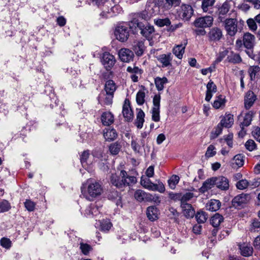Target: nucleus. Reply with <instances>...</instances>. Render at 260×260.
<instances>
[{"label": "nucleus", "instance_id": "34", "mask_svg": "<svg viewBox=\"0 0 260 260\" xmlns=\"http://www.w3.org/2000/svg\"><path fill=\"white\" fill-rule=\"evenodd\" d=\"M223 221V218L222 216L218 213H216L211 217L210 223L214 228H218Z\"/></svg>", "mask_w": 260, "mask_h": 260}, {"label": "nucleus", "instance_id": "61", "mask_svg": "<svg viewBox=\"0 0 260 260\" xmlns=\"http://www.w3.org/2000/svg\"><path fill=\"white\" fill-rule=\"evenodd\" d=\"M215 149V148L213 145H209L206 151L205 156L207 157H211L214 156L216 154Z\"/></svg>", "mask_w": 260, "mask_h": 260}, {"label": "nucleus", "instance_id": "25", "mask_svg": "<svg viewBox=\"0 0 260 260\" xmlns=\"http://www.w3.org/2000/svg\"><path fill=\"white\" fill-rule=\"evenodd\" d=\"M183 213L187 218H192L194 215L195 211L190 204H181Z\"/></svg>", "mask_w": 260, "mask_h": 260}, {"label": "nucleus", "instance_id": "46", "mask_svg": "<svg viewBox=\"0 0 260 260\" xmlns=\"http://www.w3.org/2000/svg\"><path fill=\"white\" fill-rule=\"evenodd\" d=\"M80 249L82 253L84 255H88L90 251L92 249V247L86 243H80Z\"/></svg>", "mask_w": 260, "mask_h": 260}, {"label": "nucleus", "instance_id": "17", "mask_svg": "<svg viewBox=\"0 0 260 260\" xmlns=\"http://www.w3.org/2000/svg\"><path fill=\"white\" fill-rule=\"evenodd\" d=\"M187 44V40H184L180 44L177 45L173 48V53L178 58L181 59L182 58Z\"/></svg>", "mask_w": 260, "mask_h": 260}, {"label": "nucleus", "instance_id": "29", "mask_svg": "<svg viewBox=\"0 0 260 260\" xmlns=\"http://www.w3.org/2000/svg\"><path fill=\"white\" fill-rule=\"evenodd\" d=\"M138 113L137 114V118L135 121V125L138 128H142L144 122L145 113L141 109H137Z\"/></svg>", "mask_w": 260, "mask_h": 260}, {"label": "nucleus", "instance_id": "18", "mask_svg": "<svg viewBox=\"0 0 260 260\" xmlns=\"http://www.w3.org/2000/svg\"><path fill=\"white\" fill-rule=\"evenodd\" d=\"M243 46L248 49H251L254 45L255 37L249 32L244 34L243 37Z\"/></svg>", "mask_w": 260, "mask_h": 260}, {"label": "nucleus", "instance_id": "13", "mask_svg": "<svg viewBox=\"0 0 260 260\" xmlns=\"http://www.w3.org/2000/svg\"><path fill=\"white\" fill-rule=\"evenodd\" d=\"M215 185L218 188L226 190L229 188V180L225 177L218 176L213 177Z\"/></svg>", "mask_w": 260, "mask_h": 260}, {"label": "nucleus", "instance_id": "40", "mask_svg": "<svg viewBox=\"0 0 260 260\" xmlns=\"http://www.w3.org/2000/svg\"><path fill=\"white\" fill-rule=\"evenodd\" d=\"M149 190L157 191L160 193H164L165 191V187L161 182L158 181V183L156 184L152 182Z\"/></svg>", "mask_w": 260, "mask_h": 260}, {"label": "nucleus", "instance_id": "4", "mask_svg": "<svg viewBox=\"0 0 260 260\" xmlns=\"http://www.w3.org/2000/svg\"><path fill=\"white\" fill-rule=\"evenodd\" d=\"M176 11L178 17L184 21H188L193 14V9L189 5L183 4Z\"/></svg>", "mask_w": 260, "mask_h": 260}, {"label": "nucleus", "instance_id": "1", "mask_svg": "<svg viewBox=\"0 0 260 260\" xmlns=\"http://www.w3.org/2000/svg\"><path fill=\"white\" fill-rule=\"evenodd\" d=\"M129 26L133 31L139 29L141 34L147 40H149L152 39L155 31L153 26L147 22L144 24L136 18H134L129 22Z\"/></svg>", "mask_w": 260, "mask_h": 260}, {"label": "nucleus", "instance_id": "26", "mask_svg": "<svg viewBox=\"0 0 260 260\" xmlns=\"http://www.w3.org/2000/svg\"><path fill=\"white\" fill-rule=\"evenodd\" d=\"M101 120L104 125H110L114 122V116L111 112H104L101 116Z\"/></svg>", "mask_w": 260, "mask_h": 260}, {"label": "nucleus", "instance_id": "45", "mask_svg": "<svg viewBox=\"0 0 260 260\" xmlns=\"http://www.w3.org/2000/svg\"><path fill=\"white\" fill-rule=\"evenodd\" d=\"M154 23L159 27H162L170 25L171 24V21L168 18L165 19H154Z\"/></svg>", "mask_w": 260, "mask_h": 260}, {"label": "nucleus", "instance_id": "11", "mask_svg": "<svg viewBox=\"0 0 260 260\" xmlns=\"http://www.w3.org/2000/svg\"><path fill=\"white\" fill-rule=\"evenodd\" d=\"M208 40L210 42H218L223 38L222 30L218 27H213L207 34Z\"/></svg>", "mask_w": 260, "mask_h": 260}, {"label": "nucleus", "instance_id": "52", "mask_svg": "<svg viewBox=\"0 0 260 260\" xmlns=\"http://www.w3.org/2000/svg\"><path fill=\"white\" fill-rule=\"evenodd\" d=\"M223 126L219 123L215 127V130L211 133V139H214L220 135L222 131Z\"/></svg>", "mask_w": 260, "mask_h": 260}, {"label": "nucleus", "instance_id": "20", "mask_svg": "<svg viewBox=\"0 0 260 260\" xmlns=\"http://www.w3.org/2000/svg\"><path fill=\"white\" fill-rule=\"evenodd\" d=\"M111 183L118 188L122 189L123 188V178L120 173L119 175L117 174H112L110 177Z\"/></svg>", "mask_w": 260, "mask_h": 260}, {"label": "nucleus", "instance_id": "28", "mask_svg": "<svg viewBox=\"0 0 260 260\" xmlns=\"http://www.w3.org/2000/svg\"><path fill=\"white\" fill-rule=\"evenodd\" d=\"M215 185L213 177L207 179L203 184L202 186L199 188V191L201 193H205L209 189L212 188Z\"/></svg>", "mask_w": 260, "mask_h": 260}, {"label": "nucleus", "instance_id": "24", "mask_svg": "<svg viewBox=\"0 0 260 260\" xmlns=\"http://www.w3.org/2000/svg\"><path fill=\"white\" fill-rule=\"evenodd\" d=\"M219 123L223 127H231L234 123L233 115L226 113Z\"/></svg>", "mask_w": 260, "mask_h": 260}, {"label": "nucleus", "instance_id": "3", "mask_svg": "<svg viewBox=\"0 0 260 260\" xmlns=\"http://www.w3.org/2000/svg\"><path fill=\"white\" fill-rule=\"evenodd\" d=\"M129 29L132 28L126 24H123L117 26L115 30V35L116 39L121 42H124L128 38L129 36Z\"/></svg>", "mask_w": 260, "mask_h": 260}, {"label": "nucleus", "instance_id": "35", "mask_svg": "<svg viewBox=\"0 0 260 260\" xmlns=\"http://www.w3.org/2000/svg\"><path fill=\"white\" fill-rule=\"evenodd\" d=\"M100 213L98 208L96 206L94 205H92L90 206L88 208H87L85 210V215L87 217L90 216H96Z\"/></svg>", "mask_w": 260, "mask_h": 260}, {"label": "nucleus", "instance_id": "55", "mask_svg": "<svg viewBox=\"0 0 260 260\" xmlns=\"http://www.w3.org/2000/svg\"><path fill=\"white\" fill-rule=\"evenodd\" d=\"M134 196L138 201L142 202L145 199L146 192L142 190L139 189L135 191Z\"/></svg>", "mask_w": 260, "mask_h": 260}, {"label": "nucleus", "instance_id": "43", "mask_svg": "<svg viewBox=\"0 0 260 260\" xmlns=\"http://www.w3.org/2000/svg\"><path fill=\"white\" fill-rule=\"evenodd\" d=\"M101 231L107 232L109 231L112 226V223L109 220H99Z\"/></svg>", "mask_w": 260, "mask_h": 260}, {"label": "nucleus", "instance_id": "41", "mask_svg": "<svg viewBox=\"0 0 260 260\" xmlns=\"http://www.w3.org/2000/svg\"><path fill=\"white\" fill-rule=\"evenodd\" d=\"M225 103V98L222 95H219L216 98L213 104V106L215 109H218L222 106H224Z\"/></svg>", "mask_w": 260, "mask_h": 260}, {"label": "nucleus", "instance_id": "15", "mask_svg": "<svg viewBox=\"0 0 260 260\" xmlns=\"http://www.w3.org/2000/svg\"><path fill=\"white\" fill-rule=\"evenodd\" d=\"M231 5L228 2H225L219 7L217 11L218 19L220 22H223L225 19L227 13L229 12Z\"/></svg>", "mask_w": 260, "mask_h": 260}, {"label": "nucleus", "instance_id": "8", "mask_svg": "<svg viewBox=\"0 0 260 260\" xmlns=\"http://www.w3.org/2000/svg\"><path fill=\"white\" fill-rule=\"evenodd\" d=\"M160 95L156 94L153 98V108L152 109V119L155 122L160 120Z\"/></svg>", "mask_w": 260, "mask_h": 260}, {"label": "nucleus", "instance_id": "44", "mask_svg": "<svg viewBox=\"0 0 260 260\" xmlns=\"http://www.w3.org/2000/svg\"><path fill=\"white\" fill-rule=\"evenodd\" d=\"M228 61L234 63H237L241 62L242 59L239 54L231 52L228 57Z\"/></svg>", "mask_w": 260, "mask_h": 260}, {"label": "nucleus", "instance_id": "37", "mask_svg": "<svg viewBox=\"0 0 260 260\" xmlns=\"http://www.w3.org/2000/svg\"><path fill=\"white\" fill-rule=\"evenodd\" d=\"M156 88L158 91L162 90L164 88V84L168 82L166 77H156L154 80Z\"/></svg>", "mask_w": 260, "mask_h": 260}, {"label": "nucleus", "instance_id": "48", "mask_svg": "<svg viewBox=\"0 0 260 260\" xmlns=\"http://www.w3.org/2000/svg\"><path fill=\"white\" fill-rule=\"evenodd\" d=\"M241 253L244 256L251 255L253 252V248L251 246H244L240 247Z\"/></svg>", "mask_w": 260, "mask_h": 260}, {"label": "nucleus", "instance_id": "22", "mask_svg": "<svg viewBox=\"0 0 260 260\" xmlns=\"http://www.w3.org/2000/svg\"><path fill=\"white\" fill-rule=\"evenodd\" d=\"M133 48L137 56H142L146 49V47L144 45V41L140 40L134 42Z\"/></svg>", "mask_w": 260, "mask_h": 260}, {"label": "nucleus", "instance_id": "56", "mask_svg": "<svg viewBox=\"0 0 260 260\" xmlns=\"http://www.w3.org/2000/svg\"><path fill=\"white\" fill-rule=\"evenodd\" d=\"M11 208L10 204L7 200H4L0 202V212H5Z\"/></svg>", "mask_w": 260, "mask_h": 260}, {"label": "nucleus", "instance_id": "21", "mask_svg": "<svg viewBox=\"0 0 260 260\" xmlns=\"http://www.w3.org/2000/svg\"><path fill=\"white\" fill-rule=\"evenodd\" d=\"M172 58V54L168 53L159 55L157 57V60L162 63V67L165 68L171 66Z\"/></svg>", "mask_w": 260, "mask_h": 260}, {"label": "nucleus", "instance_id": "27", "mask_svg": "<svg viewBox=\"0 0 260 260\" xmlns=\"http://www.w3.org/2000/svg\"><path fill=\"white\" fill-rule=\"evenodd\" d=\"M90 155L88 150L84 151L80 155V161L83 166L86 170L88 169V165L91 163V161L88 160Z\"/></svg>", "mask_w": 260, "mask_h": 260}, {"label": "nucleus", "instance_id": "32", "mask_svg": "<svg viewBox=\"0 0 260 260\" xmlns=\"http://www.w3.org/2000/svg\"><path fill=\"white\" fill-rule=\"evenodd\" d=\"M116 89V86L115 82L112 80H109L105 83L104 90L106 93H110L114 94Z\"/></svg>", "mask_w": 260, "mask_h": 260}, {"label": "nucleus", "instance_id": "51", "mask_svg": "<svg viewBox=\"0 0 260 260\" xmlns=\"http://www.w3.org/2000/svg\"><path fill=\"white\" fill-rule=\"evenodd\" d=\"M142 186L146 189L150 190L152 182L148 177H142L140 181Z\"/></svg>", "mask_w": 260, "mask_h": 260}, {"label": "nucleus", "instance_id": "36", "mask_svg": "<svg viewBox=\"0 0 260 260\" xmlns=\"http://www.w3.org/2000/svg\"><path fill=\"white\" fill-rule=\"evenodd\" d=\"M122 146L120 143L116 142L111 144L109 146V150L112 155L117 154L121 149Z\"/></svg>", "mask_w": 260, "mask_h": 260}, {"label": "nucleus", "instance_id": "49", "mask_svg": "<svg viewBox=\"0 0 260 260\" xmlns=\"http://www.w3.org/2000/svg\"><path fill=\"white\" fill-rule=\"evenodd\" d=\"M179 179L178 176L175 175H173L168 180V184L170 187L172 189H174L176 185L178 183Z\"/></svg>", "mask_w": 260, "mask_h": 260}, {"label": "nucleus", "instance_id": "58", "mask_svg": "<svg viewBox=\"0 0 260 260\" xmlns=\"http://www.w3.org/2000/svg\"><path fill=\"white\" fill-rule=\"evenodd\" d=\"M24 206L27 210L31 212L35 210L36 204L30 200H26L24 202Z\"/></svg>", "mask_w": 260, "mask_h": 260}, {"label": "nucleus", "instance_id": "6", "mask_svg": "<svg viewBox=\"0 0 260 260\" xmlns=\"http://www.w3.org/2000/svg\"><path fill=\"white\" fill-rule=\"evenodd\" d=\"M227 34L231 37L235 36L238 31V21L236 18H226L223 21Z\"/></svg>", "mask_w": 260, "mask_h": 260}, {"label": "nucleus", "instance_id": "64", "mask_svg": "<svg viewBox=\"0 0 260 260\" xmlns=\"http://www.w3.org/2000/svg\"><path fill=\"white\" fill-rule=\"evenodd\" d=\"M246 149L250 151H252L256 148V144L254 141L252 140H248L245 145Z\"/></svg>", "mask_w": 260, "mask_h": 260}, {"label": "nucleus", "instance_id": "14", "mask_svg": "<svg viewBox=\"0 0 260 260\" xmlns=\"http://www.w3.org/2000/svg\"><path fill=\"white\" fill-rule=\"evenodd\" d=\"M118 55L122 61L126 62L133 60L134 56L133 52L127 48H121L119 51Z\"/></svg>", "mask_w": 260, "mask_h": 260}, {"label": "nucleus", "instance_id": "60", "mask_svg": "<svg viewBox=\"0 0 260 260\" xmlns=\"http://www.w3.org/2000/svg\"><path fill=\"white\" fill-rule=\"evenodd\" d=\"M234 160L235 161V164L238 167H241L244 164V157L241 154L236 155L234 157Z\"/></svg>", "mask_w": 260, "mask_h": 260}, {"label": "nucleus", "instance_id": "57", "mask_svg": "<svg viewBox=\"0 0 260 260\" xmlns=\"http://www.w3.org/2000/svg\"><path fill=\"white\" fill-rule=\"evenodd\" d=\"M0 243L3 247L7 249H10L12 245L11 240L9 238L5 237H3L1 239Z\"/></svg>", "mask_w": 260, "mask_h": 260}, {"label": "nucleus", "instance_id": "59", "mask_svg": "<svg viewBox=\"0 0 260 260\" xmlns=\"http://www.w3.org/2000/svg\"><path fill=\"white\" fill-rule=\"evenodd\" d=\"M256 20L254 19L249 18L247 20V24L249 28L252 31H255L257 29Z\"/></svg>", "mask_w": 260, "mask_h": 260}, {"label": "nucleus", "instance_id": "5", "mask_svg": "<svg viewBox=\"0 0 260 260\" xmlns=\"http://www.w3.org/2000/svg\"><path fill=\"white\" fill-rule=\"evenodd\" d=\"M158 10V7L155 4L152 7L151 6H146L144 11L136 14L134 18L138 19L140 21V19L147 21L154 14V11Z\"/></svg>", "mask_w": 260, "mask_h": 260}, {"label": "nucleus", "instance_id": "7", "mask_svg": "<svg viewBox=\"0 0 260 260\" xmlns=\"http://www.w3.org/2000/svg\"><path fill=\"white\" fill-rule=\"evenodd\" d=\"M122 11V8L118 5H115L110 9H109L108 5H106L105 8H103L100 16L106 18H111L121 13Z\"/></svg>", "mask_w": 260, "mask_h": 260}, {"label": "nucleus", "instance_id": "12", "mask_svg": "<svg viewBox=\"0 0 260 260\" xmlns=\"http://www.w3.org/2000/svg\"><path fill=\"white\" fill-rule=\"evenodd\" d=\"M116 61L114 56L108 52H105L103 54L102 62L107 71L111 70Z\"/></svg>", "mask_w": 260, "mask_h": 260}, {"label": "nucleus", "instance_id": "16", "mask_svg": "<svg viewBox=\"0 0 260 260\" xmlns=\"http://www.w3.org/2000/svg\"><path fill=\"white\" fill-rule=\"evenodd\" d=\"M256 99V96L251 90H248L244 96V107L249 109L253 105Z\"/></svg>", "mask_w": 260, "mask_h": 260}, {"label": "nucleus", "instance_id": "30", "mask_svg": "<svg viewBox=\"0 0 260 260\" xmlns=\"http://www.w3.org/2000/svg\"><path fill=\"white\" fill-rule=\"evenodd\" d=\"M158 211L155 206H150L147 209V216L151 221H154L158 218Z\"/></svg>", "mask_w": 260, "mask_h": 260}, {"label": "nucleus", "instance_id": "31", "mask_svg": "<svg viewBox=\"0 0 260 260\" xmlns=\"http://www.w3.org/2000/svg\"><path fill=\"white\" fill-rule=\"evenodd\" d=\"M221 206V203L217 200H211L206 205L207 209L210 211H216Z\"/></svg>", "mask_w": 260, "mask_h": 260}, {"label": "nucleus", "instance_id": "38", "mask_svg": "<svg viewBox=\"0 0 260 260\" xmlns=\"http://www.w3.org/2000/svg\"><path fill=\"white\" fill-rule=\"evenodd\" d=\"M254 114V112L252 111H249L248 112H247L245 114L243 121L241 123L240 125H241L243 127L249 126L251 124V122Z\"/></svg>", "mask_w": 260, "mask_h": 260}, {"label": "nucleus", "instance_id": "54", "mask_svg": "<svg viewBox=\"0 0 260 260\" xmlns=\"http://www.w3.org/2000/svg\"><path fill=\"white\" fill-rule=\"evenodd\" d=\"M260 71V68L258 66L250 67L248 70L250 79L253 80L255 79V76L257 73Z\"/></svg>", "mask_w": 260, "mask_h": 260}, {"label": "nucleus", "instance_id": "53", "mask_svg": "<svg viewBox=\"0 0 260 260\" xmlns=\"http://www.w3.org/2000/svg\"><path fill=\"white\" fill-rule=\"evenodd\" d=\"M250 183L246 179H242L236 183V187L238 189L243 190L250 186Z\"/></svg>", "mask_w": 260, "mask_h": 260}, {"label": "nucleus", "instance_id": "62", "mask_svg": "<svg viewBox=\"0 0 260 260\" xmlns=\"http://www.w3.org/2000/svg\"><path fill=\"white\" fill-rule=\"evenodd\" d=\"M193 197V193L192 192H186L181 199V204H187V201L190 200Z\"/></svg>", "mask_w": 260, "mask_h": 260}, {"label": "nucleus", "instance_id": "39", "mask_svg": "<svg viewBox=\"0 0 260 260\" xmlns=\"http://www.w3.org/2000/svg\"><path fill=\"white\" fill-rule=\"evenodd\" d=\"M208 214L203 211H198L196 214V218L198 223H203L208 219Z\"/></svg>", "mask_w": 260, "mask_h": 260}, {"label": "nucleus", "instance_id": "10", "mask_svg": "<svg viewBox=\"0 0 260 260\" xmlns=\"http://www.w3.org/2000/svg\"><path fill=\"white\" fill-rule=\"evenodd\" d=\"M213 22V18L211 16H206L199 17L194 21V25L198 28H205L211 26Z\"/></svg>", "mask_w": 260, "mask_h": 260}, {"label": "nucleus", "instance_id": "9", "mask_svg": "<svg viewBox=\"0 0 260 260\" xmlns=\"http://www.w3.org/2000/svg\"><path fill=\"white\" fill-rule=\"evenodd\" d=\"M250 199V196L247 193H241L236 196L232 200V205L236 208H241L245 205Z\"/></svg>", "mask_w": 260, "mask_h": 260}, {"label": "nucleus", "instance_id": "33", "mask_svg": "<svg viewBox=\"0 0 260 260\" xmlns=\"http://www.w3.org/2000/svg\"><path fill=\"white\" fill-rule=\"evenodd\" d=\"M117 133L114 128L107 129L104 133V137L107 141H112L117 137Z\"/></svg>", "mask_w": 260, "mask_h": 260}, {"label": "nucleus", "instance_id": "19", "mask_svg": "<svg viewBox=\"0 0 260 260\" xmlns=\"http://www.w3.org/2000/svg\"><path fill=\"white\" fill-rule=\"evenodd\" d=\"M120 174L123 178V187L131 186L137 182V179L133 176H129L124 170L120 171Z\"/></svg>", "mask_w": 260, "mask_h": 260}, {"label": "nucleus", "instance_id": "42", "mask_svg": "<svg viewBox=\"0 0 260 260\" xmlns=\"http://www.w3.org/2000/svg\"><path fill=\"white\" fill-rule=\"evenodd\" d=\"M260 230V220L255 218L251 220L249 231L251 232H258Z\"/></svg>", "mask_w": 260, "mask_h": 260}, {"label": "nucleus", "instance_id": "2", "mask_svg": "<svg viewBox=\"0 0 260 260\" xmlns=\"http://www.w3.org/2000/svg\"><path fill=\"white\" fill-rule=\"evenodd\" d=\"M87 183V194L85 195V197L87 200L91 201L101 195L103 188L100 183L94 180H88Z\"/></svg>", "mask_w": 260, "mask_h": 260}, {"label": "nucleus", "instance_id": "50", "mask_svg": "<svg viewBox=\"0 0 260 260\" xmlns=\"http://www.w3.org/2000/svg\"><path fill=\"white\" fill-rule=\"evenodd\" d=\"M215 0H203L202 8L204 12H207L209 8L212 7L214 4Z\"/></svg>", "mask_w": 260, "mask_h": 260}, {"label": "nucleus", "instance_id": "23", "mask_svg": "<svg viewBox=\"0 0 260 260\" xmlns=\"http://www.w3.org/2000/svg\"><path fill=\"white\" fill-rule=\"evenodd\" d=\"M126 100L125 101V103L123 106L122 114L125 120L127 121H131L133 118V112L130 107L129 102L126 104Z\"/></svg>", "mask_w": 260, "mask_h": 260}, {"label": "nucleus", "instance_id": "63", "mask_svg": "<svg viewBox=\"0 0 260 260\" xmlns=\"http://www.w3.org/2000/svg\"><path fill=\"white\" fill-rule=\"evenodd\" d=\"M217 91L216 85L212 81H210L207 85V91L209 92L215 93Z\"/></svg>", "mask_w": 260, "mask_h": 260}, {"label": "nucleus", "instance_id": "47", "mask_svg": "<svg viewBox=\"0 0 260 260\" xmlns=\"http://www.w3.org/2000/svg\"><path fill=\"white\" fill-rule=\"evenodd\" d=\"M145 93L144 90H139L136 95L137 103L142 105L145 102Z\"/></svg>", "mask_w": 260, "mask_h": 260}]
</instances>
